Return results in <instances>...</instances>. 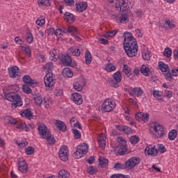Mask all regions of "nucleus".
<instances>
[{
    "label": "nucleus",
    "instance_id": "nucleus-37",
    "mask_svg": "<svg viewBox=\"0 0 178 178\" xmlns=\"http://www.w3.org/2000/svg\"><path fill=\"white\" fill-rule=\"evenodd\" d=\"M176 137H177V131H176V129L171 130L168 134L169 140L173 141Z\"/></svg>",
    "mask_w": 178,
    "mask_h": 178
},
{
    "label": "nucleus",
    "instance_id": "nucleus-49",
    "mask_svg": "<svg viewBox=\"0 0 178 178\" xmlns=\"http://www.w3.org/2000/svg\"><path fill=\"white\" fill-rule=\"evenodd\" d=\"M164 56H166V58H170L172 56V49L169 47H166L164 52H163Z\"/></svg>",
    "mask_w": 178,
    "mask_h": 178
},
{
    "label": "nucleus",
    "instance_id": "nucleus-51",
    "mask_svg": "<svg viewBox=\"0 0 178 178\" xmlns=\"http://www.w3.org/2000/svg\"><path fill=\"white\" fill-rule=\"evenodd\" d=\"M52 69H54V63H47L44 67V70L46 72H49L50 70H52Z\"/></svg>",
    "mask_w": 178,
    "mask_h": 178
},
{
    "label": "nucleus",
    "instance_id": "nucleus-55",
    "mask_svg": "<svg viewBox=\"0 0 178 178\" xmlns=\"http://www.w3.org/2000/svg\"><path fill=\"white\" fill-rule=\"evenodd\" d=\"M134 13L137 17H143L144 16V11H142L141 9L136 10Z\"/></svg>",
    "mask_w": 178,
    "mask_h": 178
},
{
    "label": "nucleus",
    "instance_id": "nucleus-50",
    "mask_svg": "<svg viewBox=\"0 0 178 178\" xmlns=\"http://www.w3.org/2000/svg\"><path fill=\"white\" fill-rule=\"evenodd\" d=\"M22 90L25 94H31V88H30V85H23Z\"/></svg>",
    "mask_w": 178,
    "mask_h": 178
},
{
    "label": "nucleus",
    "instance_id": "nucleus-19",
    "mask_svg": "<svg viewBox=\"0 0 178 178\" xmlns=\"http://www.w3.org/2000/svg\"><path fill=\"white\" fill-rule=\"evenodd\" d=\"M64 19L67 22V23L72 24L76 20L74 18V15L72 13L69 12H66L64 15Z\"/></svg>",
    "mask_w": 178,
    "mask_h": 178
},
{
    "label": "nucleus",
    "instance_id": "nucleus-60",
    "mask_svg": "<svg viewBox=\"0 0 178 178\" xmlns=\"http://www.w3.org/2000/svg\"><path fill=\"white\" fill-rule=\"evenodd\" d=\"M124 133L125 134H131L133 133V131L131 130V128L127 127V126H124Z\"/></svg>",
    "mask_w": 178,
    "mask_h": 178
},
{
    "label": "nucleus",
    "instance_id": "nucleus-28",
    "mask_svg": "<svg viewBox=\"0 0 178 178\" xmlns=\"http://www.w3.org/2000/svg\"><path fill=\"white\" fill-rule=\"evenodd\" d=\"M56 124H57V127L60 130V131H65L67 129L66 124L63 121L59 120H56Z\"/></svg>",
    "mask_w": 178,
    "mask_h": 178
},
{
    "label": "nucleus",
    "instance_id": "nucleus-6",
    "mask_svg": "<svg viewBox=\"0 0 178 178\" xmlns=\"http://www.w3.org/2000/svg\"><path fill=\"white\" fill-rule=\"evenodd\" d=\"M141 159L138 157H131L125 162V169L131 170V169L136 168L137 165L140 164Z\"/></svg>",
    "mask_w": 178,
    "mask_h": 178
},
{
    "label": "nucleus",
    "instance_id": "nucleus-42",
    "mask_svg": "<svg viewBox=\"0 0 178 178\" xmlns=\"http://www.w3.org/2000/svg\"><path fill=\"white\" fill-rule=\"evenodd\" d=\"M39 6H51V0H38Z\"/></svg>",
    "mask_w": 178,
    "mask_h": 178
},
{
    "label": "nucleus",
    "instance_id": "nucleus-17",
    "mask_svg": "<svg viewBox=\"0 0 178 178\" xmlns=\"http://www.w3.org/2000/svg\"><path fill=\"white\" fill-rule=\"evenodd\" d=\"M115 151L117 154H119V155H124L127 152V146L120 145L115 147Z\"/></svg>",
    "mask_w": 178,
    "mask_h": 178
},
{
    "label": "nucleus",
    "instance_id": "nucleus-3",
    "mask_svg": "<svg viewBox=\"0 0 178 178\" xmlns=\"http://www.w3.org/2000/svg\"><path fill=\"white\" fill-rule=\"evenodd\" d=\"M113 8L118 12H127L128 10L127 3L125 0H106Z\"/></svg>",
    "mask_w": 178,
    "mask_h": 178
},
{
    "label": "nucleus",
    "instance_id": "nucleus-22",
    "mask_svg": "<svg viewBox=\"0 0 178 178\" xmlns=\"http://www.w3.org/2000/svg\"><path fill=\"white\" fill-rule=\"evenodd\" d=\"M21 116L22 118H26V119H31L33 118V113L30 108H26L20 113Z\"/></svg>",
    "mask_w": 178,
    "mask_h": 178
},
{
    "label": "nucleus",
    "instance_id": "nucleus-7",
    "mask_svg": "<svg viewBox=\"0 0 178 178\" xmlns=\"http://www.w3.org/2000/svg\"><path fill=\"white\" fill-rule=\"evenodd\" d=\"M44 81L45 86L51 88V87H54V86H55L56 79H55V76L52 72H48L44 77Z\"/></svg>",
    "mask_w": 178,
    "mask_h": 178
},
{
    "label": "nucleus",
    "instance_id": "nucleus-38",
    "mask_svg": "<svg viewBox=\"0 0 178 178\" xmlns=\"http://www.w3.org/2000/svg\"><path fill=\"white\" fill-rule=\"evenodd\" d=\"M153 96L158 101H162V92H161L159 90H154L153 91Z\"/></svg>",
    "mask_w": 178,
    "mask_h": 178
},
{
    "label": "nucleus",
    "instance_id": "nucleus-31",
    "mask_svg": "<svg viewBox=\"0 0 178 178\" xmlns=\"http://www.w3.org/2000/svg\"><path fill=\"white\" fill-rule=\"evenodd\" d=\"M159 69H160L161 72L165 73L168 72V70H169V66L166 64H164L163 62L160 61L159 63Z\"/></svg>",
    "mask_w": 178,
    "mask_h": 178
},
{
    "label": "nucleus",
    "instance_id": "nucleus-40",
    "mask_svg": "<svg viewBox=\"0 0 178 178\" xmlns=\"http://www.w3.org/2000/svg\"><path fill=\"white\" fill-rule=\"evenodd\" d=\"M70 176V174L65 170H62L58 172V178H67Z\"/></svg>",
    "mask_w": 178,
    "mask_h": 178
},
{
    "label": "nucleus",
    "instance_id": "nucleus-48",
    "mask_svg": "<svg viewBox=\"0 0 178 178\" xmlns=\"http://www.w3.org/2000/svg\"><path fill=\"white\" fill-rule=\"evenodd\" d=\"M63 29H58L55 31V35L57 38H62V35H63Z\"/></svg>",
    "mask_w": 178,
    "mask_h": 178
},
{
    "label": "nucleus",
    "instance_id": "nucleus-62",
    "mask_svg": "<svg viewBox=\"0 0 178 178\" xmlns=\"http://www.w3.org/2000/svg\"><path fill=\"white\" fill-rule=\"evenodd\" d=\"M43 105H44V108H47L51 107V102L49 99H43Z\"/></svg>",
    "mask_w": 178,
    "mask_h": 178
},
{
    "label": "nucleus",
    "instance_id": "nucleus-53",
    "mask_svg": "<svg viewBox=\"0 0 178 178\" xmlns=\"http://www.w3.org/2000/svg\"><path fill=\"white\" fill-rule=\"evenodd\" d=\"M164 76L165 77V79L168 81H172L173 80V76L172 75V73L170 72H166L164 73Z\"/></svg>",
    "mask_w": 178,
    "mask_h": 178
},
{
    "label": "nucleus",
    "instance_id": "nucleus-61",
    "mask_svg": "<svg viewBox=\"0 0 178 178\" xmlns=\"http://www.w3.org/2000/svg\"><path fill=\"white\" fill-rule=\"evenodd\" d=\"M99 146L102 149H105V147L106 146V140H99Z\"/></svg>",
    "mask_w": 178,
    "mask_h": 178
},
{
    "label": "nucleus",
    "instance_id": "nucleus-24",
    "mask_svg": "<svg viewBox=\"0 0 178 178\" xmlns=\"http://www.w3.org/2000/svg\"><path fill=\"white\" fill-rule=\"evenodd\" d=\"M42 139L47 140L49 145H54V144H55L56 143L55 138L53 137L52 134H51V132L47 136H46V137H44Z\"/></svg>",
    "mask_w": 178,
    "mask_h": 178
},
{
    "label": "nucleus",
    "instance_id": "nucleus-5",
    "mask_svg": "<svg viewBox=\"0 0 178 178\" xmlns=\"http://www.w3.org/2000/svg\"><path fill=\"white\" fill-rule=\"evenodd\" d=\"M102 106L104 112H112L116 108V102L113 98H108L104 102Z\"/></svg>",
    "mask_w": 178,
    "mask_h": 178
},
{
    "label": "nucleus",
    "instance_id": "nucleus-29",
    "mask_svg": "<svg viewBox=\"0 0 178 178\" xmlns=\"http://www.w3.org/2000/svg\"><path fill=\"white\" fill-rule=\"evenodd\" d=\"M85 59L86 65H91V63L92 62V55H91L90 51H86Z\"/></svg>",
    "mask_w": 178,
    "mask_h": 178
},
{
    "label": "nucleus",
    "instance_id": "nucleus-18",
    "mask_svg": "<svg viewBox=\"0 0 178 178\" xmlns=\"http://www.w3.org/2000/svg\"><path fill=\"white\" fill-rule=\"evenodd\" d=\"M10 123L11 124H15V127L17 129H26V122H24L23 121H17L16 119L10 120Z\"/></svg>",
    "mask_w": 178,
    "mask_h": 178
},
{
    "label": "nucleus",
    "instance_id": "nucleus-1",
    "mask_svg": "<svg viewBox=\"0 0 178 178\" xmlns=\"http://www.w3.org/2000/svg\"><path fill=\"white\" fill-rule=\"evenodd\" d=\"M123 37V46L127 55L130 58L137 56V54H138V44H137L136 38L129 32H125Z\"/></svg>",
    "mask_w": 178,
    "mask_h": 178
},
{
    "label": "nucleus",
    "instance_id": "nucleus-64",
    "mask_svg": "<svg viewBox=\"0 0 178 178\" xmlns=\"http://www.w3.org/2000/svg\"><path fill=\"white\" fill-rule=\"evenodd\" d=\"M106 140V136H105V134H101L97 137V141H104Z\"/></svg>",
    "mask_w": 178,
    "mask_h": 178
},
{
    "label": "nucleus",
    "instance_id": "nucleus-33",
    "mask_svg": "<svg viewBox=\"0 0 178 178\" xmlns=\"http://www.w3.org/2000/svg\"><path fill=\"white\" fill-rule=\"evenodd\" d=\"M122 72L126 74L127 77L131 76V68L127 65H123Z\"/></svg>",
    "mask_w": 178,
    "mask_h": 178
},
{
    "label": "nucleus",
    "instance_id": "nucleus-45",
    "mask_svg": "<svg viewBox=\"0 0 178 178\" xmlns=\"http://www.w3.org/2000/svg\"><path fill=\"white\" fill-rule=\"evenodd\" d=\"M21 49H22V51H24L28 56H31V49H30V47H29L28 45H24L21 47Z\"/></svg>",
    "mask_w": 178,
    "mask_h": 178
},
{
    "label": "nucleus",
    "instance_id": "nucleus-41",
    "mask_svg": "<svg viewBox=\"0 0 178 178\" xmlns=\"http://www.w3.org/2000/svg\"><path fill=\"white\" fill-rule=\"evenodd\" d=\"M105 70L110 72H115V70H116V66H115L112 63H108L107 65H106Z\"/></svg>",
    "mask_w": 178,
    "mask_h": 178
},
{
    "label": "nucleus",
    "instance_id": "nucleus-8",
    "mask_svg": "<svg viewBox=\"0 0 178 178\" xmlns=\"http://www.w3.org/2000/svg\"><path fill=\"white\" fill-rule=\"evenodd\" d=\"M67 152H69V149H67V146L64 145L60 148L58 156L60 161H63V162H66L69 159Z\"/></svg>",
    "mask_w": 178,
    "mask_h": 178
},
{
    "label": "nucleus",
    "instance_id": "nucleus-57",
    "mask_svg": "<svg viewBox=\"0 0 178 178\" xmlns=\"http://www.w3.org/2000/svg\"><path fill=\"white\" fill-rule=\"evenodd\" d=\"M73 133L76 140H79V138H81V133L79 130L73 129Z\"/></svg>",
    "mask_w": 178,
    "mask_h": 178
},
{
    "label": "nucleus",
    "instance_id": "nucleus-46",
    "mask_svg": "<svg viewBox=\"0 0 178 178\" xmlns=\"http://www.w3.org/2000/svg\"><path fill=\"white\" fill-rule=\"evenodd\" d=\"M97 172H98V168H97V167L90 166L88 168L89 175H95Z\"/></svg>",
    "mask_w": 178,
    "mask_h": 178
},
{
    "label": "nucleus",
    "instance_id": "nucleus-27",
    "mask_svg": "<svg viewBox=\"0 0 178 178\" xmlns=\"http://www.w3.org/2000/svg\"><path fill=\"white\" fill-rule=\"evenodd\" d=\"M142 58L144 60H149L151 59V52L147 49H143L142 51Z\"/></svg>",
    "mask_w": 178,
    "mask_h": 178
},
{
    "label": "nucleus",
    "instance_id": "nucleus-15",
    "mask_svg": "<svg viewBox=\"0 0 178 178\" xmlns=\"http://www.w3.org/2000/svg\"><path fill=\"white\" fill-rule=\"evenodd\" d=\"M22 80L25 85L30 86V87H34V86H37V83L34 82L31 77L29 75H25L22 77Z\"/></svg>",
    "mask_w": 178,
    "mask_h": 178
},
{
    "label": "nucleus",
    "instance_id": "nucleus-9",
    "mask_svg": "<svg viewBox=\"0 0 178 178\" xmlns=\"http://www.w3.org/2000/svg\"><path fill=\"white\" fill-rule=\"evenodd\" d=\"M38 131L39 136H40L42 138H43L44 137H46V136H47L49 134L51 133L48 127H47V125L42 123L38 124Z\"/></svg>",
    "mask_w": 178,
    "mask_h": 178
},
{
    "label": "nucleus",
    "instance_id": "nucleus-26",
    "mask_svg": "<svg viewBox=\"0 0 178 178\" xmlns=\"http://www.w3.org/2000/svg\"><path fill=\"white\" fill-rule=\"evenodd\" d=\"M140 73L144 76H148L151 74V70L145 66V65H143L140 67Z\"/></svg>",
    "mask_w": 178,
    "mask_h": 178
},
{
    "label": "nucleus",
    "instance_id": "nucleus-43",
    "mask_svg": "<svg viewBox=\"0 0 178 178\" xmlns=\"http://www.w3.org/2000/svg\"><path fill=\"white\" fill-rule=\"evenodd\" d=\"M26 40L28 44H33L34 41V37H33V34L31 32H27Z\"/></svg>",
    "mask_w": 178,
    "mask_h": 178
},
{
    "label": "nucleus",
    "instance_id": "nucleus-16",
    "mask_svg": "<svg viewBox=\"0 0 178 178\" xmlns=\"http://www.w3.org/2000/svg\"><path fill=\"white\" fill-rule=\"evenodd\" d=\"M63 33H69L71 35H76L79 34V30L73 26H70L67 29L63 28Z\"/></svg>",
    "mask_w": 178,
    "mask_h": 178
},
{
    "label": "nucleus",
    "instance_id": "nucleus-56",
    "mask_svg": "<svg viewBox=\"0 0 178 178\" xmlns=\"http://www.w3.org/2000/svg\"><path fill=\"white\" fill-rule=\"evenodd\" d=\"M36 24L38 26H44V24H45V19L39 17L36 21Z\"/></svg>",
    "mask_w": 178,
    "mask_h": 178
},
{
    "label": "nucleus",
    "instance_id": "nucleus-54",
    "mask_svg": "<svg viewBox=\"0 0 178 178\" xmlns=\"http://www.w3.org/2000/svg\"><path fill=\"white\" fill-rule=\"evenodd\" d=\"M25 152L26 155H33L34 154V148L33 147H28L25 149Z\"/></svg>",
    "mask_w": 178,
    "mask_h": 178
},
{
    "label": "nucleus",
    "instance_id": "nucleus-12",
    "mask_svg": "<svg viewBox=\"0 0 178 178\" xmlns=\"http://www.w3.org/2000/svg\"><path fill=\"white\" fill-rule=\"evenodd\" d=\"M18 170L21 172V173H26L29 170L27 163H26V161L23 159L18 160Z\"/></svg>",
    "mask_w": 178,
    "mask_h": 178
},
{
    "label": "nucleus",
    "instance_id": "nucleus-21",
    "mask_svg": "<svg viewBox=\"0 0 178 178\" xmlns=\"http://www.w3.org/2000/svg\"><path fill=\"white\" fill-rule=\"evenodd\" d=\"M49 55L51 58L52 60H57V59H59V58H60V55L59 53V50L56 49H54L52 50H50L49 51Z\"/></svg>",
    "mask_w": 178,
    "mask_h": 178
},
{
    "label": "nucleus",
    "instance_id": "nucleus-52",
    "mask_svg": "<svg viewBox=\"0 0 178 178\" xmlns=\"http://www.w3.org/2000/svg\"><path fill=\"white\" fill-rule=\"evenodd\" d=\"M119 83L120 82L117 81L116 79L113 78V79L110 81V86L114 88H118V87H119Z\"/></svg>",
    "mask_w": 178,
    "mask_h": 178
},
{
    "label": "nucleus",
    "instance_id": "nucleus-25",
    "mask_svg": "<svg viewBox=\"0 0 178 178\" xmlns=\"http://www.w3.org/2000/svg\"><path fill=\"white\" fill-rule=\"evenodd\" d=\"M69 52L73 56H76V57L80 56V54H81V52L80 51V49L76 47H70L69 49Z\"/></svg>",
    "mask_w": 178,
    "mask_h": 178
},
{
    "label": "nucleus",
    "instance_id": "nucleus-14",
    "mask_svg": "<svg viewBox=\"0 0 178 178\" xmlns=\"http://www.w3.org/2000/svg\"><path fill=\"white\" fill-rule=\"evenodd\" d=\"M72 101L76 104V105H81L83 104V97L81 95L75 92L72 95Z\"/></svg>",
    "mask_w": 178,
    "mask_h": 178
},
{
    "label": "nucleus",
    "instance_id": "nucleus-10",
    "mask_svg": "<svg viewBox=\"0 0 178 178\" xmlns=\"http://www.w3.org/2000/svg\"><path fill=\"white\" fill-rule=\"evenodd\" d=\"M154 130L155 132V136L157 138H161L165 136V128L163 126L156 123L154 125Z\"/></svg>",
    "mask_w": 178,
    "mask_h": 178
},
{
    "label": "nucleus",
    "instance_id": "nucleus-34",
    "mask_svg": "<svg viewBox=\"0 0 178 178\" xmlns=\"http://www.w3.org/2000/svg\"><path fill=\"white\" fill-rule=\"evenodd\" d=\"M63 75L64 77H73V72H72V70L69 68H65L63 70Z\"/></svg>",
    "mask_w": 178,
    "mask_h": 178
},
{
    "label": "nucleus",
    "instance_id": "nucleus-20",
    "mask_svg": "<svg viewBox=\"0 0 178 178\" xmlns=\"http://www.w3.org/2000/svg\"><path fill=\"white\" fill-rule=\"evenodd\" d=\"M60 60L64 66L72 65V57L70 56H64L60 58Z\"/></svg>",
    "mask_w": 178,
    "mask_h": 178
},
{
    "label": "nucleus",
    "instance_id": "nucleus-30",
    "mask_svg": "<svg viewBox=\"0 0 178 178\" xmlns=\"http://www.w3.org/2000/svg\"><path fill=\"white\" fill-rule=\"evenodd\" d=\"M87 9V2H81L76 5L78 12H84Z\"/></svg>",
    "mask_w": 178,
    "mask_h": 178
},
{
    "label": "nucleus",
    "instance_id": "nucleus-58",
    "mask_svg": "<svg viewBox=\"0 0 178 178\" xmlns=\"http://www.w3.org/2000/svg\"><path fill=\"white\" fill-rule=\"evenodd\" d=\"M139 140L140 139L138 138V137L132 136V137L130 138L129 141H130L131 143L134 145V144H137V143H138Z\"/></svg>",
    "mask_w": 178,
    "mask_h": 178
},
{
    "label": "nucleus",
    "instance_id": "nucleus-2",
    "mask_svg": "<svg viewBox=\"0 0 178 178\" xmlns=\"http://www.w3.org/2000/svg\"><path fill=\"white\" fill-rule=\"evenodd\" d=\"M5 98L10 102H12V106L13 108H17V106H23V101L22 97L19 94L15 92H8L5 94Z\"/></svg>",
    "mask_w": 178,
    "mask_h": 178
},
{
    "label": "nucleus",
    "instance_id": "nucleus-32",
    "mask_svg": "<svg viewBox=\"0 0 178 178\" xmlns=\"http://www.w3.org/2000/svg\"><path fill=\"white\" fill-rule=\"evenodd\" d=\"M33 101L37 106H41L44 102V99L41 96H35L33 97Z\"/></svg>",
    "mask_w": 178,
    "mask_h": 178
},
{
    "label": "nucleus",
    "instance_id": "nucleus-39",
    "mask_svg": "<svg viewBox=\"0 0 178 178\" xmlns=\"http://www.w3.org/2000/svg\"><path fill=\"white\" fill-rule=\"evenodd\" d=\"M113 79L120 83V81H122V72L120 71H118L113 74Z\"/></svg>",
    "mask_w": 178,
    "mask_h": 178
},
{
    "label": "nucleus",
    "instance_id": "nucleus-4",
    "mask_svg": "<svg viewBox=\"0 0 178 178\" xmlns=\"http://www.w3.org/2000/svg\"><path fill=\"white\" fill-rule=\"evenodd\" d=\"M87 152H88V146L83 143L77 147L76 152L73 154V158H74V159H80V158H82Z\"/></svg>",
    "mask_w": 178,
    "mask_h": 178
},
{
    "label": "nucleus",
    "instance_id": "nucleus-63",
    "mask_svg": "<svg viewBox=\"0 0 178 178\" xmlns=\"http://www.w3.org/2000/svg\"><path fill=\"white\" fill-rule=\"evenodd\" d=\"M118 142L119 143L120 145H126V140L123 138V137H118Z\"/></svg>",
    "mask_w": 178,
    "mask_h": 178
},
{
    "label": "nucleus",
    "instance_id": "nucleus-35",
    "mask_svg": "<svg viewBox=\"0 0 178 178\" xmlns=\"http://www.w3.org/2000/svg\"><path fill=\"white\" fill-rule=\"evenodd\" d=\"M99 162L102 168H106L108 163V159H106L105 157H99Z\"/></svg>",
    "mask_w": 178,
    "mask_h": 178
},
{
    "label": "nucleus",
    "instance_id": "nucleus-13",
    "mask_svg": "<svg viewBox=\"0 0 178 178\" xmlns=\"http://www.w3.org/2000/svg\"><path fill=\"white\" fill-rule=\"evenodd\" d=\"M145 154H147V155H150L151 156H157L158 149L155 148V146L149 145L146 147Z\"/></svg>",
    "mask_w": 178,
    "mask_h": 178
},
{
    "label": "nucleus",
    "instance_id": "nucleus-59",
    "mask_svg": "<svg viewBox=\"0 0 178 178\" xmlns=\"http://www.w3.org/2000/svg\"><path fill=\"white\" fill-rule=\"evenodd\" d=\"M118 33V31H113L110 32H107L104 37H114V35H116V33Z\"/></svg>",
    "mask_w": 178,
    "mask_h": 178
},
{
    "label": "nucleus",
    "instance_id": "nucleus-11",
    "mask_svg": "<svg viewBox=\"0 0 178 178\" xmlns=\"http://www.w3.org/2000/svg\"><path fill=\"white\" fill-rule=\"evenodd\" d=\"M8 74L11 79H19L21 76L20 71L19 70V67L13 66L8 69Z\"/></svg>",
    "mask_w": 178,
    "mask_h": 178
},
{
    "label": "nucleus",
    "instance_id": "nucleus-47",
    "mask_svg": "<svg viewBox=\"0 0 178 178\" xmlns=\"http://www.w3.org/2000/svg\"><path fill=\"white\" fill-rule=\"evenodd\" d=\"M165 24L168 26V29H175L176 26H175V24H173V21H170V19H165Z\"/></svg>",
    "mask_w": 178,
    "mask_h": 178
},
{
    "label": "nucleus",
    "instance_id": "nucleus-44",
    "mask_svg": "<svg viewBox=\"0 0 178 178\" xmlns=\"http://www.w3.org/2000/svg\"><path fill=\"white\" fill-rule=\"evenodd\" d=\"M133 91L137 97H141V95L144 94V91H143V89H141L140 88H134L133 89Z\"/></svg>",
    "mask_w": 178,
    "mask_h": 178
},
{
    "label": "nucleus",
    "instance_id": "nucleus-23",
    "mask_svg": "<svg viewBox=\"0 0 178 178\" xmlns=\"http://www.w3.org/2000/svg\"><path fill=\"white\" fill-rule=\"evenodd\" d=\"M73 87L76 91H81L83 90V87H84V85L83 81H76L73 83Z\"/></svg>",
    "mask_w": 178,
    "mask_h": 178
},
{
    "label": "nucleus",
    "instance_id": "nucleus-36",
    "mask_svg": "<svg viewBox=\"0 0 178 178\" xmlns=\"http://www.w3.org/2000/svg\"><path fill=\"white\" fill-rule=\"evenodd\" d=\"M119 22L122 24H126V23H129V15L123 14L119 17Z\"/></svg>",
    "mask_w": 178,
    "mask_h": 178
}]
</instances>
